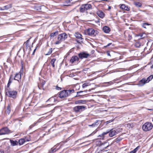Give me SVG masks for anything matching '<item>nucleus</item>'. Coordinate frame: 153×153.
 <instances>
[{
  "label": "nucleus",
  "instance_id": "obj_1",
  "mask_svg": "<svg viewBox=\"0 0 153 153\" xmlns=\"http://www.w3.org/2000/svg\"><path fill=\"white\" fill-rule=\"evenodd\" d=\"M5 95L9 97L14 99L16 98L17 92L15 90H13L10 88H5Z\"/></svg>",
  "mask_w": 153,
  "mask_h": 153
},
{
  "label": "nucleus",
  "instance_id": "obj_2",
  "mask_svg": "<svg viewBox=\"0 0 153 153\" xmlns=\"http://www.w3.org/2000/svg\"><path fill=\"white\" fill-rule=\"evenodd\" d=\"M109 133V136L110 137H112L117 134V132L115 130H114V129H112L110 130H108L105 132H104L102 134H100L98 136L99 137H101V138H100V139L102 140L104 139L105 137V135Z\"/></svg>",
  "mask_w": 153,
  "mask_h": 153
},
{
  "label": "nucleus",
  "instance_id": "obj_3",
  "mask_svg": "<svg viewBox=\"0 0 153 153\" xmlns=\"http://www.w3.org/2000/svg\"><path fill=\"white\" fill-rule=\"evenodd\" d=\"M92 9V5L89 4H86L82 5L79 8L81 13H87V11Z\"/></svg>",
  "mask_w": 153,
  "mask_h": 153
},
{
  "label": "nucleus",
  "instance_id": "obj_4",
  "mask_svg": "<svg viewBox=\"0 0 153 153\" xmlns=\"http://www.w3.org/2000/svg\"><path fill=\"white\" fill-rule=\"evenodd\" d=\"M86 35L92 36H95L97 34V31L93 29L92 28H89L85 31Z\"/></svg>",
  "mask_w": 153,
  "mask_h": 153
},
{
  "label": "nucleus",
  "instance_id": "obj_5",
  "mask_svg": "<svg viewBox=\"0 0 153 153\" xmlns=\"http://www.w3.org/2000/svg\"><path fill=\"white\" fill-rule=\"evenodd\" d=\"M153 127V125L151 123L146 122L142 126L143 130L146 131H149L151 130Z\"/></svg>",
  "mask_w": 153,
  "mask_h": 153
},
{
  "label": "nucleus",
  "instance_id": "obj_6",
  "mask_svg": "<svg viewBox=\"0 0 153 153\" xmlns=\"http://www.w3.org/2000/svg\"><path fill=\"white\" fill-rule=\"evenodd\" d=\"M86 108V106L84 105H78L73 108V111L76 113H81L84 111Z\"/></svg>",
  "mask_w": 153,
  "mask_h": 153
},
{
  "label": "nucleus",
  "instance_id": "obj_7",
  "mask_svg": "<svg viewBox=\"0 0 153 153\" xmlns=\"http://www.w3.org/2000/svg\"><path fill=\"white\" fill-rule=\"evenodd\" d=\"M68 38V35L65 33H63L59 35L57 39L62 42Z\"/></svg>",
  "mask_w": 153,
  "mask_h": 153
},
{
  "label": "nucleus",
  "instance_id": "obj_8",
  "mask_svg": "<svg viewBox=\"0 0 153 153\" xmlns=\"http://www.w3.org/2000/svg\"><path fill=\"white\" fill-rule=\"evenodd\" d=\"M10 130L7 127L2 128L0 130V135L8 134L10 133Z\"/></svg>",
  "mask_w": 153,
  "mask_h": 153
},
{
  "label": "nucleus",
  "instance_id": "obj_9",
  "mask_svg": "<svg viewBox=\"0 0 153 153\" xmlns=\"http://www.w3.org/2000/svg\"><path fill=\"white\" fill-rule=\"evenodd\" d=\"M75 36L79 40H76L77 42L78 43H80L82 42V39H83L82 37V35L78 33H76L75 35Z\"/></svg>",
  "mask_w": 153,
  "mask_h": 153
},
{
  "label": "nucleus",
  "instance_id": "obj_10",
  "mask_svg": "<svg viewBox=\"0 0 153 153\" xmlns=\"http://www.w3.org/2000/svg\"><path fill=\"white\" fill-rule=\"evenodd\" d=\"M68 96L66 90H64L60 91L59 94V97L61 98H65Z\"/></svg>",
  "mask_w": 153,
  "mask_h": 153
},
{
  "label": "nucleus",
  "instance_id": "obj_11",
  "mask_svg": "<svg viewBox=\"0 0 153 153\" xmlns=\"http://www.w3.org/2000/svg\"><path fill=\"white\" fill-rule=\"evenodd\" d=\"M79 58L81 59L87 58L89 56L88 53L85 52H81L78 54Z\"/></svg>",
  "mask_w": 153,
  "mask_h": 153
},
{
  "label": "nucleus",
  "instance_id": "obj_12",
  "mask_svg": "<svg viewBox=\"0 0 153 153\" xmlns=\"http://www.w3.org/2000/svg\"><path fill=\"white\" fill-rule=\"evenodd\" d=\"M102 120H97L95 122L93 123L91 125H88L89 127L92 126L93 127H97V126L99 125L102 123Z\"/></svg>",
  "mask_w": 153,
  "mask_h": 153
},
{
  "label": "nucleus",
  "instance_id": "obj_13",
  "mask_svg": "<svg viewBox=\"0 0 153 153\" xmlns=\"http://www.w3.org/2000/svg\"><path fill=\"white\" fill-rule=\"evenodd\" d=\"M22 69L21 70L19 73L16 74L14 78V79L15 80H17L19 81V80L21 79V74Z\"/></svg>",
  "mask_w": 153,
  "mask_h": 153
},
{
  "label": "nucleus",
  "instance_id": "obj_14",
  "mask_svg": "<svg viewBox=\"0 0 153 153\" xmlns=\"http://www.w3.org/2000/svg\"><path fill=\"white\" fill-rule=\"evenodd\" d=\"M56 96H54V97H52L48 99L47 102L50 101L51 102V103L49 104H51L52 105H53V103L56 102Z\"/></svg>",
  "mask_w": 153,
  "mask_h": 153
},
{
  "label": "nucleus",
  "instance_id": "obj_15",
  "mask_svg": "<svg viewBox=\"0 0 153 153\" xmlns=\"http://www.w3.org/2000/svg\"><path fill=\"white\" fill-rule=\"evenodd\" d=\"M147 83L145 78H143L141 80L139 81L138 85L139 86H142L143 85L146 83Z\"/></svg>",
  "mask_w": 153,
  "mask_h": 153
},
{
  "label": "nucleus",
  "instance_id": "obj_16",
  "mask_svg": "<svg viewBox=\"0 0 153 153\" xmlns=\"http://www.w3.org/2000/svg\"><path fill=\"white\" fill-rule=\"evenodd\" d=\"M87 101L85 100H79L76 101L75 102V104H84Z\"/></svg>",
  "mask_w": 153,
  "mask_h": 153
},
{
  "label": "nucleus",
  "instance_id": "obj_17",
  "mask_svg": "<svg viewBox=\"0 0 153 153\" xmlns=\"http://www.w3.org/2000/svg\"><path fill=\"white\" fill-rule=\"evenodd\" d=\"M79 58L76 56H73L70 60V62L72 63H73L74 62L78 61Z\"/></svg>",
  "mask_w": 153,
  "mask_h": 153
},
{
  "label": "nucleus",
  "instance_id": "obj_18",
  "mask_svg": "<svg viewBox=\"0 0 153 153\" xmlns=\"http://www.w3.org/2000/svg\"><path fill=\"white\" fill-rule=\"evenodd\" d=\"M29 141V140L26 139V138H21L19 140L18 142L19 145H23L25 141Z\"/></svg>",
  "mask_w": 153,
  "mask_h": 153
},
{
  "label": "nucleus",
  "instance_id": "obj_19",
  "mask_svg": "<svg viewBox=\"0 0 153 153\" xmlns=\"http://www.w3.org/2000/svg\"><path fill=\"white\" fill-rule=\"evenodd\" d=\"M12 7V4H9L7 5H6L3 7H2L1 8V10H7L10 8H11Z\"/></svg>",
  "mask_w": 153,
  "mask_h": 153
},
{
  "label": "nucleus",
  "instance_id": "obj_20",
  "mask_svg": "<svg viewBox=\"0 0 153 153\" xmlns=\"http://www.w3.org/2000/svg\"><path fill=\"white\" fill-rule=\"evenodd\" d=\"M103 31L105 33H108L110 31V28L108 26H105L102 28Z\"/></svg>",
  "mask_w": 153,
  "mask_h": 153
},
{
  "label": "nucleus",
  "instance_id": "obj_21",
  "mask_svg": "<svg viewBox=\"0 0 153 153\" xmlns=\"http://www.w3.org/2000/svg\"><path fill=\"white\" fill-rule=\"evenodd\" d=\"M120 8L123 10L127 11H128L130 10V8L128 6H126L125 4H122L121 5Z\"/></svg>",
  "mask_w": 153,
  "mask_h": 153
},
{
  "label": "nucleus",
  "instance_id": "obj_22",
  "mask_svg": "<svg viewBox=\"0 0 153 153\" xmlns=\"http://www.w3.org/2000/svg\"><path fill=\"white\" fill-rule=\"evenodd\" d=\"M98 16L101 18H103L105 16L104 13L101 11L99 10L97 12Z\"/></svg>",
  "mask_w": 153,
  "mask_h": 153
},
{
  "label": "nucleus",
  "instance_id": "obj_23",
  "mask_svg": "<svg viewBox=\"0 0 153 153\" xmlns=\"http://www.w3.org/2000/svg\"><path fill=\"white\" fill-rule=\"evenodd\" d=\"M10 143L11 146H15L18 145V142L16 140H10Z\"/></svg>",
  "mask_w": 153,
  "mask_h": 153
},
{
  "label": "nucleus",
  "instance_id": "obj_24",
  "mask_svg": "<svg viewBox=\"0 0 153 153\" xmlns=\"http://www.w3.org/2000/svg\"><path fill=\"white\" fill-rule=\"evenodd\" d=\"M12 75H11L10 76V77L8 81V84H7V87H5V88H10V86L11 84L12 83V80L13 79H11V77L12 76Z\"/></svg>",
  "mask_w": 153,
  "mask_h": 153
},
{
  "label": "nucleus",
  "instance_id": "obj_25",
  "mask_svg": "<svg viewBox=\"0 0 153 153\" xmlns=\"http://www.w3.org/2000/svg\"><path fill=\"white\" fill-rule=\"evenodd\" d=\"M11 109L10 106L9 105H8L7 107V109L6 110V114H9L11 111Z\"/></svg>",
  "mask_w": 153,
  "mask_h": 153
},
{
  "label": "nucleus",
  "instance_id": "obj_26",
  "mask_svg": "<svg viewBox=\"0 0 153 153\" xmlns=\"http://www.w3.org/2000/svg\"><path fill=\"white\" fill-rule=\"evenodd\" d=\"M70 3L71 0H67L65 1L64 5L67 6H70L71 5Z\"/></svg>",
  "mask_w": 153,
  "mask_h": 153
},
{
  "label": "nucleus",
  "instance_id": "obj_27",
  "mask_svg": "<svg viewBox=\"0 0 153 153\" xmlns=\"http://www.w3.org/2000/svg\"><path fill=\"white\" fill-rule=\"evenodd\" d=\"M66 92L68 94V96L74 92V89H71V90H66Z\"/></svg>",
  "mask_w": 153,
  "mask_h": 153
},
{
  "label": "nucleus",
  "instance_id": "obj_28",
  "mask_svg": "<svg viewBox=\"0 0 153 153\" xmlns=\"http://www.w3.org/2000/svg\"><path fill=\"white\" fill-rule=\"evenodd\" d=\"M56 60V59L55 58H53L52 59L51 61V63L52 66V67L54 68L55 67V65L54 63Z\"/></svg>",
  "mask_w": 153,
  "mask_h": 153
},
{
  "label": "nucleus",
  "instance_id": "obj_29",
  "mask_svg": "<svg viewBox=\"0 0 153 153\" xmlns=\"http://www.w3.org/2000/svg\"><path fill=\"white\" fill-rule=\"evenodd\" d=\"M31 37H30L29 39L27 40V41L26 42H25L24 43V44L25 45L26 47L27 48H28L30 46L29 45V40L30 39H31Z\"/></svg>",
  "mask_w": 153,
  "mask_h": 153
},
{
  "label": "nucleus",
  "instance_id": "obj_30",
  "mask_svg": "<svg viewBox=\"0 0 153 153\" xmlns=\"http://www.w3.org/2000/svg\"><path fill=\"white\" fill-rule=\"evenodd\" d=\"M150 25H152V24H149L148 23H143L141 24L142 27L145 28H146V26Z\"/></svg>",
  "mask_w": 153,
  "mask_h": 153
},
{
  "label": "nucleus",
  "instance_id": "obj_31",
  "mask_svg": "<svg viewBox=\"0 0 153 153\" xmlns=\"http://www.w3.org/2000/svg\"><path fill=\"white\" fill-rule=\"evenodd\" d=\"M153 78V75H151L148 77L146 79V82L147 83L150 81Z\"/></svg>",
  "mask_w": 153,
  "mask_h": 153
},
{
  "label": "nucleus",
  "instance_id": "obj_32",
  "mask_svg": "<svg viewBox=\"0 0 153 153\" xmlns=\"http://www.w3.org/2000/svg\"><path fill=\"white\" fill-rule=\"evenodd\" d=\"M134 4L137 7H140L142 6L141 3L139 2H135Z\"/></svg>",
  "mask_w": 153,
  "mask_h": 153
},
{
  "label": "nucleus",
  "instance_id": "obj_33",
  "mask_svg": "<svg viewBox=\"0 0 153 153\" xmlns=\"http://www.w3.org/2000/svg\"><path fill=\"white\" fill-rule=\"evenodd\" d=\"M58 34V31H56L54 33H52L50 34V36L51 37H53L55 36H56Z\"/></svg>",
  "mask_w": 153,
  "mask_h": 153
},
{
  "label": "nucleus",
  "instance_id": "obj_34",
  "mask_svg": "<svg viewBox=\"0 0 153 153\" xmlns=\"http://www.w3.org/2000/svg\"><path fill=\"white\" fill-rule=\"evenodd\" d=\"M138 36H139L141 37V39H142L144 38L146 36V34L143 33H140L138 35Z\"/></svg>",
  "mask_w": 153,
  "mask_h": 153
},
{
  "label": "nucleus",
  "instance_id": "obj_35",
  "mask_svg": "<svg viewBox=\"0 0 153 153\" xmlns=\"http://www.w3.org/2000/svg\"><path fill=\"white\" fill-rule=\"evenodd\" d=\"M56 151V149L55 148H52L49 151V153H53Z\"/></svg>",
  "mask_w": 153,
  "mask_h": 153
},
{
  "label": "nucleus",
  "instance_id": "obj_36",
  "mask_svg": "<svg viewBox=\"0 0 153 153\" xmlns=\"http://www.w3.org/2000/svg\"><path fill=\"white\" fill-rule=\"evenodd\" d=\"M133 127L134 125L133 123H128L127 124V127L129 128H132Z\"/></svg>",
  "mask_w": 153,
  "mask_h": 153
},
{
  "label": "nucleus",
  "instance_id": "obj_37",
  "mask_svg": "<svg viewBox=\"0 0 153 153\" xmlns=\"http://www.w3.org/2000/svg\"><path fill=\"white\" fill-rule=\"evenodd\" d=\"M141 44L138 42H136L135 44V46L137 48L141 46Z\"/></svg>",
  "mask_w": 153,
  "mask_h": 153
},
{
  "label": "nucleus",
  "instance_id": "obj_38",
  "mask_svg": "<svg viewBox=\"0 0 153 153\" xmlns=\"http://www.w3.org/2000/svg\"><path fill=\"white\" fill-rule=\"evenodd\" d=\"M122 139L121 137H119L116 139L115 140V141L117 143H118L119 142L122 140Z\"/></svg>",
  "mask_w": 153,
  "mask_h": 153
},
{
  "label": "nucleus",
  "instance_id": "obj_39",
  "mask_svg": "<svg viewBox=\"0 0 153 153\" xmlns=\"http://www.w3.org/2000/svg\"><path fill=\"white\" fill-rule=\"evenodd\" d=\"M83 92V91H82L77 92L76 95V96H75L74 97H79V96H82L83 95H79V94H80L81 93H82Z\"/></svg>",
  "mask_w": 153,
  "mask_h": 153
},
{
  "label": "nucleus",
  "instance_id": "obj_40",
  "mask_svg": "<svg viewBox=\"0 0 153 153\" xmlns=\"http://www.w3.org/2000/svg\"><path fill=\"white\" fill-rule=\"evenodd\" d=\"M52 48H50L49 49V51H48V53L45 54V55H50L52 53Z\"/></svg>",
  "mask_w": 153,
  "mask_h": 153
},
{
  "label": "nucleus",
  "instance_id": "obj_41",
  "mask_svg": "<svg viewBox=\"0 0 153 153\" xmlns=\"http://www.w3.org/2000/svg\"><path fill=\"white\" fill-rule=\"evenodd\" d=\"M90 85L88 83H85L83 84L82 85V87L83 88H85L88 86Z\"/></svg>",
  "mask_w": 153,
  "mask_h": 153
},
{
  "label": "nucleus",
  "instance_id": "obj_42",
  "mask_svg": "<svg viewBox=\"0 0 153 153\" xmlns=\"http://www.w3.org/2000/svg\"><path fill=\"white\" fill-rule=\"evenodd\" d=\"M115 81H116V80H113L112 81H111L109 82H105V83L109 84V85H111L113 84L114 83H115Z\"/></svg>",
  "mask_w": 153,
  "mask_h": 153
},
{
  "label": "nucleus",
  "instance_id": "obj_43",
  "mask_svg": "<svg viewBox=\"0 0 153 153\" xmlns=\"http://www.w3.org/2000/svg\"><path fill=\"white\" fill-rule=\"evenodd\" d=\"M114 119L111 120H108V121L105 122V123L106 125H107V124H108V123H111V122H113L114 121Z\"/></svg>",
  "mask_w": 153,
  "mask_h": 153
},
{
  "label": "nucleus",
  "instance_id": "obj_44",
  "mask_svg": "<svg viewBox=\"0 0 153 153\" xmlns=\"http://www.w3.org/2000/svg\"><path fill=\"white\" fill-rule=\"evenodd\" d=\"M140 146H138L134 150L132 151V152H134V153H136V152L140 148Z\"/></svg>",
  "mask_w": 153,
  "mask_h": 153
},
{
  "label": "nucleus",
  "instance_id": "obj_45",
  "mask_svg": "<svg viewBox=\"0 0 153 153\" xmlns=\"http://www.w3.org/2000/svg\"><path fill=\"white\" fill-rule=\"evenodd\" d=\"M62 41H61L60 40H58V41L55 42V44L56 45H58Z\"/></svg>",
  "mask_w": 153,
  "mask_h": 153
},
{
  "label": "nucleus",
  "instance_id": "obj_46",
  "mask_svg": "<svg viewBox=\"0 0 153 153\" xmlns=\"http://www.w3.org/2000/svg\"><path fill=\"white\" fill-rule=\"evenodd\" d=\"M56 89L58 90H60L62 89L61 88L59 87L58 85H56Z\"/></svg>",
  "mask_w": 153,
  "mask_h": 153
},
{
  "label": "nucleus",
  "instance_id": "obj_47",
  "mask_svg": "<svg viewBox=\"0 0 153 153\" xmlns=\"http://www.w3.org/2000/svg\"><path fill=\"white\" fill-rule=\"evenodd\" d=\"M39 122V121H38L34 123L33 124L31 125V126L33 127L36 125V124H37V123H38Z\"/></svg>",
  "mask_w": 153,
  "mask_h": 153
},
{
  "label": "nucleus",
  "instance_id": "obj_48",
  "mask_svg": "<svg viewBox=\"0 0 153 153\" xmlns=\"http://www.w3.org/2000/svg\"><path fill=\"white\" fill-rule=\"evenodd\" d=\"M39 122V121H38L34 123L33 124L31 125V126L33 127L36 125V124H37V123H38Z\"/></svg>",
  "mask_w": 153,
  "mask_h": 153
},
{
  "label": "nucleus",
  "instance_id": "obj_49",
  "mask_svg": "<svg viewBox=\"0 0 153 153\" xmlns=\"http://www.w3.org/2000/svg\"><path fill=\"white\" fill-rule=\"evenodd\" d=\"M111 44H112L111 43H109L107 45H106V46H104V47L106 48L107 47L110 46V45H111Z\"/></svg>",
  "mask_w": 153,
  "mask_h": 153
},
{
  "label": "nucleus",
  "instance_id": "obj_50",
  "mask_svg": "<svg viewBox=\"0 0 153 153\" xmlns=\"http://www.w3.org/2000/svg\"><path fill=\"white\" fill-rule=\"evenodd\" d=\"M4 152L3 150L0 149V153H4Z\"/></svg>",
  "mask_w": 153,
  "mask_h": 153
},
{
  "label": "nucleus",
  "instance_id": "obj_51",
  "mask_svg": "<svg viewBox=\"0 0 153 153\" xmlns=\"http://www.w3.org/2000/svg\"><path fill=\"white\" fill-rule=\"evenodd\" d=\"M107 54L108 56H111L110 53L109 51H107Z\"/></svg>",
  "mask_w": 153,
  "mask_h": 153
},
{
  "label": "nucleus",
  "instance_id": "obj_52",
  "mask_svg": "<svg viewBox=\"0 0 153 153\" xmlns=\"http://www.w3.org/2000/svg\"><path fill=\"white\" fill-rule=\"evenodd\" d=\"M36 48H35L33 51V54H32V55H33L34 54V53L35 52V51H36Z\"/></svg>",
  "mask_w": 153,
  "mask_h": 153
},
{
  "label": "nucleus",
  "instance_id": "obj_53",
  "mask_svg": "<svg viewBox=\"0 0 153 153\" xmlns=\"http://www.w3.org/2000/svg\"><path fill=\"white\" fill-rule=\"evenodd\" d=\"M33 128V127L30 125L29 127V128H28V129H31L32 128Z\"/></svg>",
  "mask_w": 153,
  "mask_h": 153
},
{
  "label": "nucleus",
  "instance_id": "obj_54",
  "mask_svg": "<svg viewBox=\"0 0 153 153\" xmlns=\"http://www.w3.org/2000/svg\"><path fill=\"white\" fill-rule=\"evenodd\" d=\"M45 82H42V86H43L45 84Z\"/></svg>",
  "mask_w": 153,
  "mask_h": 153
},
{
  "label": "nucleus",
  "instance_id": "obj_55",
  "mask_svg": "<svg viewBox=\"0 0 153 153\" xmlns=\"http://www.w3.org/2000/svg\"><path fill=\"white\" fill-rule=\"evenodd\" d=\"M150 68H153V65L152 66H151V67H150Z\"/></svg>",
  "mask_w": 153,
  "mask_h": 153
},
{
  "label": "nucleus",
  "instance_id": "obj_56",
  "mask_svg": "<svg viewBox=\"0 0 153 153\" xmlns=\"http://www.w3.org/2000/svg\"><path fill=\"white\" fill-rule=\"evenodd\" d=\"M87 90H86L84 91H83V92H87Z\"/></svg>",
  "mask_w": 153,
  "mask_h": 153
},
{
  "label": "nucleus",
  "instance_id": "obj_57",
  "mask_svg": "<svg viewBox=\"0 0 153 153\" xmlns=\"http://www.w3.org/2000/svg\"><path fill=\"white\" fill-rule=\"evenodd\" d=\"M38 87H39V89H41V88H40L39 86V85H38Z\"/></svg>",
  "mask_w": 153,
  "mask_h": 153
},
{
  "label": "nucleus",
  "instance_id": "obj_58",
  "mask_svg": "<svg viewBox=\"0 0 153 153\" xmlns=\"http://www.w3.org/2000/svg\"><path fill=\"white\" fill-rule=\"evenodd\" d=\"M108 146H107L106 147H105V148H106L107 147H108Z\"/></svg>",
  "mask_w": 153,
  "mask_h": 153
},
{
  "label": "nucleus",
  "instance_id": "obj_59",
  "mask_svg": "<svg viewBox=\"0 0 153 153\" xmlns=\"http://www.w3.org/2000/svg\"><path fill=\"white\" fill-rule=\"evenodd\" d=\"M108 8H109V9H110V8H111V7H110V6H109V7H108Z\"/></svg>",
  "mask_w": 153,
  "mask_h": 153
},
{
  "label": "nucleus",
  "instance_id": "obj_60",
  "mask_svg": "<svg viewBox=\"0 0 153 153\" xmlns=\"http://www.w3.org/2000/svg\"><path fill=\"white\" fill-rule=\"evenodd\" d=\"M79 95H81V94H80H80H79Z\"/></svg>",
  "mask_w": 153,
  "mask_h": 153
}]
</instances>
